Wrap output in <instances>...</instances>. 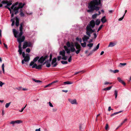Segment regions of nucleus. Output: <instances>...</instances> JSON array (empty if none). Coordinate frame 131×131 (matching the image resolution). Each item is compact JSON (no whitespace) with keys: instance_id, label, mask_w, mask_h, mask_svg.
I'll use <instances>...</instances> for the list:
<instances>
[{"instance_id":"nucleus-51","label":"nucleus","mask_w":131,"mask_h":131,"mask_svg":"<svg viewBox=\"0 0 131 131\" xmlns=\"http://www.w3.org/2000/svg\"><path fill=\"white\" fill-rule=\"evenodd\" d=\"M119 72V70H115L113 71V73H118Z\"/></svg>"},{"instance_id":"nucleus-19","label":"nucleus","mask_w":131,"mask_h":131,"mask_svg":"<svg viewBox=\"0 0 131 131\" xmlns=\"http://www.w3.org/2000/svg\"><path fill=\"white\" fill-rule=\"evenodd\" d=\"M15 24L17 26H18L19 25V19L17 17H16Z\"/></svg>"},{"instance_id":"nucleus-27","label":"nucleus","mask_w":131,"mask_h":131,"mask_svg":"<svg viewBox=\"0 0 131 131\" xmlns=\"http://www.w3.org/2000/svg\"><path fill=\"white\" fill-rule=\"evenodd\" d=\"M23 34V31H20L19 34L18 35V38H21L22 37L21 36Z\"/></svg>"},{"instance_id":"nucleus-47","label":"nucleus","mask_w":131,"mask_h":131,"mask_svg":"<svg viewBox=\"0 0 131 131\" xmlns=\"http://www.w3.org/2000/svg\"><path fill=\"white\" fill-rule=\"evenodd\" d=\"M72 60V56H70L68 59V60L69 62H70Z\"/></svg>"},{"instance_id":"nucleus-21","label":"nucleus","mask_w":131,"mask_h":131,"mask_svg":"<svg viewBox=\"0 0 131 131\" xmlns=\"http://www.w3.org/2000/svg\"><path fill=\"white\" fill-rule=\"evenodd\" d=\"M46 66L47 67H49L50 66V62H50L49 61V62L48 61H46Z\"/></svg>"},{"instance_id":"nucleus-25","label":"nucleus","mask_w":131,"mask_h":131,"mask_svg":"<svg viewBox=\"0 0 131 131\" xmlns=\"http://www.w3.org/2000/svg\"><path fill=\"white\" fill-rule=\"evenodd\" d=\"M73 83L71 82L67 81L64 82V84H72Z\"/></svg>"},{"instance_id":"nucleus-36","label":"nucleus","mask_w":131,"mask_h":131,"mask_svg":"<svg viewBox=\"0 0 131 131\" xmlns=\"http://www.w3.org/2000/svg\"><path fill=\"white\" fill-rule=\"evenodd\" d=\"M16 123L19 124L22 123V121L21 120H18L15 121Z\"/></svg>"},{"instance_id":"nucleus-12","label":"nucleus","mask_w":131,"mask_h":131,"mask_svg":"<svg viewBox=\"0 0 131 131\" xmlns=\"http://www.w3.org/2000/svg\"><path fill=\"white\" fill-rule=\"evenodd\" d=\"M39 58V57H37L35 58L33 60V61H32L30 63L29 66H31L34 65V63L36 62Z\"/></svg>"},{"instance_id":"nucleus-40","label":"nucleus","mask_w":131,"mask_h":131,"mask_svg":"<svg viewBox=\"0 0 131 131\" xmlns=\"http://www.w3.org/2000/svg\"><path fill=\"white\" fill-rule=\"evenodd\" d=\"M61 63L63 64H67L68 63V62L67 61H61Z\"/></svg>"},{"instance_id":"nucleus-61","label":"nucleus","mask_w":131,"mask_h":131,"mask_svg":"<svg viewBox=\"0 0 131 131\" xmlns=\"http://www.w3.org/2000/svg\"><path fill=\"white\" fill-rule=\"evenodd\" d=\"M22 56L23 58L25 57L26 56H25V54L24 52H23L22 53Z\"/></svg>"},{"instance_id":"nucleus-53","label":"nucleus","mask_w":131,"mask_h":131,"mask_svg":"<svg viewBox=\"0 0 131 131\" xmlns=\"http://www.w3.org/2000/svg\"><path fill=\"white\" fill-rule=\"evenodd\" d=\"M103 26V25H101L99 27V28H98V30H100L102 28V27Z\"/></svg>"},{"instance_id":"nucleus-56","label":"nucleus","mask_w":131,"mask_h":131,"mask_svg":"<svg viewBox=\"0 0 131 131\" xmlns=\"http://www.w3.org/2000/svg\"><path fill=\"white\" fill-rule=\"evenodd\" d=\"M93 35H94V38L95 39L97 37V35H96V34L95 33L93 34Z\"/></svg>"},{"instance_id":"nucleus-60","label":"nucleus","mask_w":131,"mask_h":131,"mask_svg":"<svg viewBox=\"0 0 131 131\" xmlns=\"http://www.w3.org/2000/svg\"><path fill=\"white\" fill-rule=\"evenodd\" d=\"M49 105L50 107H53V105H52V103L50 102H49Z\"/></svg>"},{"instance_id":"nucleus-16","label":"nucleus","mask_w":131,"mask_h":131,"mask_svg":"<svg viewBox=\"0 0 131 131\" xmlns=\"http://www.w3.org/2000/svg\"><path fill=\"white\" fill-rule=\"evenodd\" d=\"M13 32L14 36L15 37L17 38L18 39V35L17 36V34L18 33V32L16 31V30L15 29H13Z\"/></svg>"},{"instance_id":"nucleus-17","label":"nucleus","mask_w":131,"mask_h":131,"mask_svg":"<svg viewBox=\"0 0 131 131\" xmlns=\"http://www.w3.org/2000/svg\"><path fill=\"white\" fill-rule=\"evenodd\" d=\"M117 79L118 81L120 82L121 83L124 85H125V83L123 81L120 77H118Z\"/></svg>"},{"instance_id":"nucleus-64","label":"nucleus","mask_w":131,"mask_h":131,"mask_svg":"<svg viewBox=\"0 0 131 131\" xmlns=\"http://www.w3.org/2000/svg\"><path fill=\"white\" fill-rule=\"evenodd\" d=\"M35 131H40V128H39L38 129H36L35 130Z\"/></svg>"},{"instance_id":"nucleus-37","label":"nucleus","mask_w":131,"mask_h":131,"mask_svg":"<svg viewBox=\"0 0 131 131\" xmlns=\"http://www.w3.org/2000/svg\"><path fill=\"white\" fill-rule=\"evenodd\" d=\"M11 21L12 22V23L11 25L12 26H13L15 24V20L14 19H12L11 20Z\"/></svg>"},{"instance_id":"nucleus-10","label":"nucleus","mask_w":131,"mask_h":131,"mask_svg":"<svg viewBox=\"0 0 131 131\" xmlns=\"http://www.w3.org/2000/svg\"><path fill=\"white\" fill-rule=\"evenodd\" d=\"M100 44V43H99L97 44L96 47L94 48L90 52V53L88 55V56H89L90 55L92 54L97 49H98L99 48Z\"/></svg>"},{"instance_id":"nucleus-32","label":"nucleus","mask_w":131,"mask_h":131,"mask_svg":"<svg viewBox=\"0 0 131 131\" xmlns=\"http://www.w3.org/2000/svg\"><path fill=\"white\" fill-rule=\"evenodd\" d=\"M4 64L3 63L2 65V69L3 71V73L5 74V71L4 69Z\"/></svg>"},{"instance_id":"nucleus-28","label":"nucleus","mask_w":131,"mask_h":131,"mask_svg":"<svg viewBox=\"0 0 131 131\" xmlns=\"http://www.w3.org/2000/svg\"><path fill=\"white\" fill-rule=\"evenodd\" d=\"M23 23H21L20 25V27H19V30L20 31H23Z\"/></svg>"},{"instance_id":"nucleus-24","label":"nucleus","mask_w":131,"mask_h":131,"mask_svg":"<svg viewBox=\"0 0 131 131\" xmlns=\"http://www.w3.org/2000/svg\"><path fill=\"white\" fill-rule=\"evenodd\" d=\"M100 20L99 19H97L95 21L96 24V25H99L100 23Z\"/></svg>"},{"instance_id":"nucleus-22","label":"nucleus","mask_w":131,"mask_h":131,"mask_svg":"<svg viewBox=\"0 0 131 131\" xmlns=\"http://www.w3.org/2000/svg\"><path fill=\"white\" fill-rule=\"evenodd\" d=\"M32 80L35 82L36 83H41L42 82V81H41L36 80L35 79H32Z\"/></svg>"},{"instance_id":"nucleus-35","label":"nucleus","mask_w":131,"mask_h":131,"mask_svg":"<svg viewBox=\"0 0 131 131\" xmlns=\"http://www.w3.org/2000/svg\"><path fill=\"white\" fill-rule=\"evenodd\" d=\"M121 111H119V112L115 113H114L111 114V116H114V115H116V114H118V113H121Z\"/></svg>"},{"instance_id":"nucleus-62","label":"nucleus","mask_w":131,"mask_h":131,"mask_svg":"<svg viewBox=\"0 0 131 131\" xmlns=\"http://www.w3.org/2000/svg\"><path fill=\"white\" fill-rule=\"evenodd\" d=\"M111 110H113V109H112L111 108V106H109L108 107V111H110Z\"/></svg>"},{"instance_id":"nucleus-49","label":"nucleus","mask_w":131,"mask_h":131,"mask_svg":"<svg viewBox=\"0 0 131 131\" xmlns=\"http://www.w3.org/2000/svg\"><path fill=\"white\" fill-rule=\"evenodd\" d=\"M4 84V83L0 81V86L2 87L3 85Z\"/></svg>"},{"instance_id":"nucleus-11","label":"nucleus","mask_w":131,"mask_h":131,"mask_svg":"<svg viewBox=\"0 0 131 131\" xmlns=\"http://www.w3.org/2000/svg\"><path fill=\"white\" fill-rule=\"evenodd\" d=\"M42 66V65L40 64L38 66H37V64L36 63H35L32 66V68H35L36 69H41Z\"/></svg>"},{"instance_id":"nucleus-54","label":"nucleus","mask_w":131,"mask_h":131,"mask_svg":"<svg viewBox=\"0 0 131 131\" xmlns=\"http://www.w3.org/2000/svg\"><path fill=\"white\" fill-rule=\"evenodd\" d=\"M51 85V83H50V84H48V85H46V86H45V88H46L48 87L49 86H50V85Z\"/></svg>"},{"instance_id":"nucleus-41","label":"nucleus","mask_w":131,"mask_h":131,"mask_svg":"<svg viewBox=\"0 0 131 131\" xmlns=\"http://www.w3.org/2000/svg\"><path fill=\"white\" fill-rule=\"evenodd\" d=\"M19 49L18 52H19L20 54H21L22 52V49L21 48H19Z\"/></svg>"},{"instance_id":"nucleus-23","label":"nucleus","mask_w":131,"mask_h":131,"mask_svg":"<svg viewBox=\"0 0 131 131\" xmlns=\"http://www.w3.org/2000/svg\"><path fill=\"white\" fill-rule=\"evenodd\" d=\"M112 86H111L109 87H108L106 88L103 89V90L104 91H107V90H110L112 88Z\"/></svg>"},{"instance_id":"nucleus-39","label":"nucleus","mask_w":131,"mask_h":131,"mask_svg":"<svg viewBox=\"0 0 131 131\" xmlns=\"http://www.w3.org/2000/svg\"><path fill=\"white\" fill-rule=\"evenodd\" d=\"M27 45L28 47H31L32 45L31 43L30 42H27Z\"/></svg>"},{"instance_id":"nucleus-29","label":"nucleus","mask_w":131,"mask_h":131,"mask_svg":"<svg viewBox=\"0 0 131 131\" xmlns=\"http://www.w3.org/2000/svg\"><path fill=\"white\" fill-rule=\"evenodd\" d=\"M115 45V44L112 42H111L109 45H108V47H113Z\"/></svg>"},{"instance_id":"nucleus-42","label":"nucleus","mask_w":131,"mask_h":131,"mask_svg":"<svg viewBox=\"0 0 131 131\" xmlns=\"http://www.w3.org/2000/svg\"><path fill=\"white\" fill-rule=\"evenodd\" d=\"M118 92L116 90L115 91V98L116 99L117 96Z\"/></svg>"},{"instance_id":"nucleus-63","label":"nucleus","mask_w":131,"mask_h":131,"mask_svg":"<svg viewBox=\"0 0 131 131\" xmlns=\"http://www.w3.org/2000/svg\"><path fill=\"white\" fill-rule=\"evenodd\" d=\"M4 46L5 47V48H6L7 49L8 48H7V45H6V44H5V43H4Z\"/></svg>"},{"instance_id":"nucleus-38","label":"nucleus","mask_w":131,"mask_h":131,"mask_svg":"<svg viewBox=\"0 0 131 131\" xmlns=\"http://www.w3.org/2000/svg\"><path fill=\"white\" fill-rule=\"evenodd\" d=\"M126 63H120L119 64V66L120 67H122V66H124L126 65Z\"/></svg>"},{"instance_id":"nucleus-2","label":"nucleus","mask_w":131,"mask_h":131,"mask_svg":"<svg viewBox=\"0 0 131 131\" xmlns=\"http://www.w3.org/2000/svg\"><path fill=\"white\" fill-rule=\"evenodd\" d=\"M101 0H93L91 1L88 4V8L89 9L87 10L88 12H91L95 10H98L100 7L98 6L99 5L101 6L102 5L101 3Z\"/></svg>"},{"instance_id":"nucleus-13","label":"nucleus","mask_w":131,"mask_h":131,"mask_svg":"<svg viewBox=\"0 0 131 131\" xmlns=\"http://www.w3.org/2000/svg\"><path fill=\"white\" fill-rule=\"evenodd\" d=\"M68 101L71 104H77L78 103L76 99L72 100L70 99H68Z\"/></svg>"},{"instance_id":"nucleus-48","label":"nucleus","mask_w":131,"mask_h":131,"mask_svg":"<svg viewBox=\"0 0 131 131\" xmlns=\"http://www.w3.org/2000/svg\"><path fill=\"white\" fill-rule=\"evenodd\" d=\"M30 49L29 48H27L26 50V52H27L29 53L30 52Z\"/></svg>"},{"instance_id":"nucleus-55","label":"nucleus","mask_w":131,"mask_h":131,"mask_svg":"<svg viewBox=\"0 0 131 131\" xmlns=\"http://www.w3.org/2000/svg\"><path fill=\"white\" fill-rule=\"evenodd\" d=\"M112 83H110V82H106L105 83H104V84L105 85H106V84H111Z\"/></svg>"},{"instance_id":"nucleus-57","label":"nucleus","mask_w":131,"mask_h":131,"mask_svg":"<svg viewBox=\"0 0 131 131\" xmlns=\"http://www.w3.org/2000/svg\"><path fill=\"white\" fill-rule=\"evenodd\" d=\"M15 122V121H12L10 123V124H14L16 123Z\"/></svg>"},{"instance_id":"nucleus-5","label":"nucleus","mask_w":131,"mask_h":131,"mask_svg":"<svg viewBox=\"0 0 131 131\" xmlns=\"http://www.w3.org/2000/svg\"><path fill=\"white\" fill-rule=\"evenodd\" d=\"M95 26V22L94 20H92L90 22V24L86 27V30L90 31L92 30V28H93Z\"/></svg>"},{"instance_id":"nucleus-43","label":"nucleus","mask_w":131,"mask_h":131,"mask_svg":"<svg viewBox=\"0 0 131 131\" xmlns=\"http://www.w3.org/2000/svg\"><path fill=\"white\" fill-rule=\"evenodd\" d=\"M20 16L21 17H24V14L21 11H20Z\"/></svg>"},{"instance_id":"nucleus-45","label":"nucleus","mask_w":131,"mask_h":131,"mask_svg":"<svg viewBox=\"0 0 131 131\" xmlns=\"http://www.w3.org/2000/svg\"><path fill=\"white\" fill-rule=\"evenodd\" d=\"M27 104H26V105L24 107H23L21 110H19V112H22L23 110H24V109L26 107V106H27Z\"/></svg>"},{"instance_id":"nucleus-46","label":"nucleus","mask_w":131,"mask_h":131,"mask_svg":"<svg viewBox=\"0 0 131 131\" xmlns=\"http://www.w3.org/2000/svg\"><path fill=\"white\" fill-rule=\"evenodd\" d=\"M125 15V14H124L123 16L122 17L120 18H119L118 19V21H121L122 20L124 17Z\"/></svg>"},{"instance_id":"nucleus-8","label":"nucleus","mask_w":131,"mask_h":131,"mask_svg":"<svg viewBox=\"0 0 131 131\" xmlns=\"http://www.w3.org/2000/svg\"><path fill=\"white\" fill-rule=\"evenodd\" d=\"M24 58V59L21 62L22 64L24 63V61L25 62H28L30 59V58L28 54H27L26 56Z\"/></svg>"},{"instance_id":"nucleus-52","label":"nucleus","mask_w":131,"mask_h":131,"mask_svg":"<svg viewBox=\"0 0 131 131\" xmlns=\"http://www.w3.org/2000/svg\"><path fill=\"white\" fill-rule=\"evenodd\" d=\"M57 60H58L59 61L61 59V56H58L57 57Z\"/></svg>"},{"instance_id":"nucleus-34","label":"nucleus","mask_w":131,"mask_h":131,"mask_svg":"<svg viewBox=\"0 0 131 131\" xmlns=\"http://www.w3.org/2000/svg\"><path fill=\"white\" fill-rule=\"evenodd\" d=\"M97 16H98L97 14H95L92 15V18L93 19H95V18H96Z\"/></svg>"},{"instance_id":"nucleus-14","label":"nucleus","mask_w":131,"mask_h":131,"mask_svg":"<svg viewBox=\"0 0 131 131\" xmlns=\"http://www.w3.org/2000/svg\"><path fill=\"white\" fill-rule=\"evenodd\" d=\"M87 36L86 35H84V37L82 38V40L84 42L87 41V40L90 37L89 36Z\"/></svg>"},{"instance_id":"nucleus-15","label":"nucleus","mask_w":131,"mask_h":131,"mask_svg":"<svg viewBox=\"0 0 131 131\" xmlns=\"http://www.w3.org/2000/svg\"><path fill=\"white\" fill-rule=\"evenodd\" d=\"M87 32V30H86V34L88 35L90 37L91 36V34L94 31V30H92V31H88Z\"/></svg>"},{"instance_id":"nucleus-50","label":"nucleus","mask_w":131,"mask_h":131,"mask_svg":"<svg viewBox=\"0 0 131 131\" xmlns=\"http://www.w3.org/2000/svg\"><path fill=\"white\" fill-rule=\"evenodd\" d=\"M52 55L51 54H50V59H49V61L50 62H51L52 59Z\"/></svg>"},{"instance_id":"nucleus-9","label":"nucleus","mask_w":131,"mask_h":131,"mask_svg":"<svg viewBox=\"0 0 131 131\" xmlns=\"http://www.w3.org/2000/svg\"><path fill=\"white\" fill-rule=\"evenodd\" d=\"M56 60L57 58H54L53 59L51 63L52 67H55L57 65V63H56Z\"/></svg>"},{"instance_id":"nucleus-7","label":"nucleus","mask_w":131,"mask_h":131,"mask_svg":"<svg viewBox=\"0 0 131 131\" xmlns=\"http://www.w3.org/2000/svg\"><path fill=\"white\" fill-rule=\"evenodd\" d=\"M48 57V56L46 55L44 57L42 56L38 60V62L40 63H42Z\"/></svg>"},{"instance_id":"nucleus-6","label":"nucleus","mask_w":131,"mask_h":131,"mask_svg":"<svg viewBox=\"0 0 131 131\" xmlns=\"http://www.w3.org/2000/svg\"><path fill=\"white\" fill-rule=\"evenodd\" d=\"M25 39V37L24 36H22L21 38H18L17 41L19 43L18 45L19 48H21V43L24 41Z\"/></svg>"},{"instance_id":"nucleus-4","label":"nucleus","mask_w":131,"mask_h":131,"mask_svg":"<svg viewBox=\"0 0 131 131\" xmlns=\"http://www.w3.org/2000/svg\"><path fill=\"white\" fill-rule=\"evenodd\" d=\"M2 3L3 4H7V5L5 6V7L7 8L10 11V13L11 14V17H13L14 16V12L13 11V10H12L11 8H10L8 7V6H10L12 4V3L11 2H8L6 1H3L2 2Z\"/></svg>"},{"instance_id":"nucleus-30","label":"nucleus","mask_w":131,"mask_h":131,"mask_svg":"<svg viewBox=\"0 0 131 131\" xmlns=\"http://www.w3.org/2000/svg\"><path fill=\"white\" fill-rule=\"evenodd\" d=\"M84 71H79V72H75V73H74V75H76L79 73H84Z\"/></svg>"},{"instance_id":"nucleus-20","label":"nucleus","mask_w":131,"mask_h":131,"mask_svg":"<svg viewBox=\"0 0 131 131\" xmlns=\"http://www.w3.org/2000/svg\"><path fill=\"white\" fill-rule=\"evenodd\" d=\"M101 21L103 23H104L106 21V20L105 18V16L103 17L101 19Z\"/></svg>"},{"instance_id":"nucleus-1","label":"nucleus","mask_w":131,"mask_h":131,"mask_svg":"<svg viewBox=\"0 0 131 131\" xmlns=\"http://www.w3.org/2000/svg\"><path fill=\"white\" fill-rule=\"evenodd\" d=\"M66 46H64L63 48L65 50H63L60 51L59 52V54L62 57V59L63 60H66L67 59V57L65 56L66 51L67 54H69L71 52H75V53L78 54L81 50V46L78 43H75V48L74 47V45L72 42H70L68 41L66 44Z\"/></svg>"},{"instance_id":"nucleus-31","label":"nucleus","mask_w":131,"mask_h":131,"mask_svg":"<svg viewBox=\"0 0 131 131\" xmlns=\"http://www.w3.org/2000/svg\"><path fill=\"white\" fill-rule=\"evenodd\" d=\"M11 103V102H9V103H6L5 105V107L6 108H8L9 107V105H10Z\"/></svg>"},{"instance_id":"nucleus-59","label":"nucleus","mask_w":131,"mask_h":131,"mask_svg":"<svg viewBox=\"0 0 131 131\" xmlns=\"http://www.w3.org/2000/svg\"><path fill=\"white\" fill-rule=\"evenodd\" d=\"M108 124H106V125L105 127V129L106 130H107V129H108Z\"/></svg>"},{"instance_id":"nucleus-26","label":"nucleus","mask_w":131,"mask_h":131,"mask_svg":"<svg viewBox=\"0 0 131 131\" xmlns=\"http://www.w3.org/2000/svg\"><path fill=\"white\" fill-rule=\"evenodd\" d=\"M81 45L82 47H85L86 46V43L84 42L83 43H81Z\"/></svg>"},{"instance_id":"nucleus-44","label":"nucleus","mask_w":131,"mask_h":131,"mask_svg":"<svg viewBox=\"0 0 131 131\" xmlns=\"http://www.w3.org/2000/svg\"><path fill=\"white\" fill-rule=\"evenodd\" d=\"M93 43H90L87 45V46L90 47H91L93 46Z\"/></svg>"},{"instance_id":"nucleus-18","label":"nucleus","mask_w":131,"mask_h":131,"mask_svg":"<svg viewBox=\"0 0 131 131\" xmlns=\"http://www.w3.org/2000/svg\"><path fill=\"white\" fill-rule=\"evenodd\" d=\"M27 47H28V46L27 42L25 41L24 43L23 48V49H25Z\"/></svg>"},{"instance_id":"nucleus-33","label":"nucleus","mask_w":131,"mask_h":131,"mask_svg":"<svg viewBox=\"0 0 131 131\" xmlns=\"http://www.w3.org/2000/svg\"><path fill=\"white\" fill-rule=\"evenodd\" d=\"M76 40L79 41L80 43H81L82 41L81 39V38H79L78 37L76 38Z\"/></svg>"},{"instance_id":"nucleus-3","label":"nucleus","mask_w":131,"mask_h":131,"mask_svg":"<svg viewBox=\"0 0 131 131\" xmlns=\"http://www.w3.org/2000/svg\"><path fill=\"white\" fill-rule=\"evenodd\" d=\"M17 4L13 5L11 7V9L13 10V11L14 12V14H16L18 13V9L20 8H21L23 7L24 5V4H22L21 3H20L18 6H16Z\"/></svg>"},{"instance_id":"nucleus-58","label":"nucleus","mask_w":131,"mask_h":131,"mask_svg":"<svg viewBox=\"0 0 131 131\" xmlns=\"http://www.w3.org/2000/svg\"><path fill=\"white\" fill-rule=\"evenodd\" d=\"M58 82V81H57V80L55 81H54L52 82L51 83V85H52L53 83L57 82Z\"/></svg>"}]
</instances>
